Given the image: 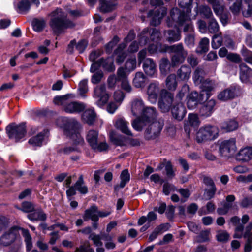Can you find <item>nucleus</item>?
<instances>
[{"mask_svg": "<svg viewBox=\"0 0 252 252\" xmlns=\"http://www.w3.org/2000/svg\"><path fill=\"white\" fill-rule=\"evenodd\" d=\"M77 252H94V250L91 248L88 241L84 242L79 247L76 248Z\"/></svg>", "mask_w": 252, "mask_h": 252, "instance_id": "69168bd1", "label": "nucleus"}, {"mask_svg": "<svg viewBox=\"0 0 252 252\" xmlns=\"http://www.w3.org/2000/svg\"><path fill=\"white\" fill-rule=\"evenodd\" d=\"M203 96L201 95L200 94L196 91L192 92L188 97L187 106L189 109H193L195 108L199 102L202 101V98Z\"/></svg>", "mask_w": 252, "mask_h": 252, "instance_id": "cd10ccee", "label": "nucleus"}, {"mask_svg": "<svg viewBox=\"0 0 252 252\" xmlns=\"http://www.w3.org/2000/svg\"><path fill=\"white\" fill-rule=\"evenodd\" d=\"M215 106L216 101L214 99L205 101L200 108L199 115L204 117L210 116L215 111Z\"/></svg>", "mask_w": 252, "mask_h": 252, "instance_id": "f3484780", "label": "nucleus"}, {"mask_svg": "<svg viewBox=\"0 0 252 252\" xmlns=\"http://www.w3.org/2000/svg\"><path fill=\"white\" fill-rule=\"evenodd\" d=\"M219 129L214 126L205 125L201 127L196 133V140L198 143L213 140L218 136Z\"/></svg>", "mask_w": 252, "mask_h": 252, "instance_id": "20e7f679", "label": "nucleus"}, {"mask_svg": "<svg viewBox=\"0 0 252 252\" xmlns=\"http://www.w3.org/2000/svg\"><path fill=\"white\" fill-rule=\"evenodd\" d=\"M80 124L74 119L69 120L68 124L65 126L64 134L73 141V145H66L60 150L61 152L68 155L73 152H79L84 143L83 138L81 136L78 130L80 127Z\"/></svg>", "mask_w": 252, "mask_h": 252, "instance_id": "f257e3e1", "label": "nucleus"}, {"mask_svg": "<svg viewBox=\"0 0 252 252\" xmlns=\"http://www.w3.org/2000/svg\"><path fill=\"white\" fill-rule=\"evenodd\" d=\"M200 13L203 14L205 18L211 19L213 18V13L211 8L206 5H201L199 7Z\"/></svg>", "mask_w": 252, "mask_h": 252, "instance_id": "680f3d73", "label": "nucleus"}, {"mask_svg": "<svg viewBox=\"0 0 252 252\" xmlns=\"http://www.w3.org/2000/svg\"><path fill=\"white\" fill-rule=\"evenodd\" d=\"M140 115L150 123L156 121L157 112L154 107L146 106Z\"/></svg>", "mask_w": 252, "mask_h": 252, "instance_id": "a878e982", "label": "nucleus"}, {"mask_svg": "<svg viewBox=\"0 0 252 252\" xmlns=\"http://www.w3.org/2000/svg\"><path fill=\"white\" fill-rule=\"evenodd\" d=\"M160 91L158 82L154 81L149 84L147 90V99L151 104L156 103L160 95Z\"/></svg>", "mask_w": 252, "mask_h": 252, "instance_id": "4468645a", "label": "nucleus"}, {"mask_svg": "<svg viewBox=\"0 0 252 252\" xmlns=\"http://www.w3.org/2000/svg\"><path fill=\"white\" fill-rule=\"evenodd\" d=\"M188 123L192 127H197L199 125V121L197 115L195 114H189L188 115Z\"/></svg>", "mask_w": 252, "mask_h": 252, "instance_id": "e2e57ef3", "label": "nucleus"}, {"mask_svg": "<svg viewBox=\"0 0 252 252\" xmlns=\"http://www.w3.org/2000/svg\"><path fill=\"white\" fill-rule=\"evenodd\" d=\"M86 140L92 148L96 147V143L99 141L98 132L94 130H89L86 136Z\"/></svg>", "mask_w": 252, "mask_h": 252, "instance_id": "72a5a7b5", "label": "nucleus"}, {"mask_svg": "<svg viewBox=\"0 0 252 252\" xmlns=\"http://www.w3.org/2000/svg\"><path fill=\"white\" fill-rule=\"evenodd\" d=\"M121 182L119 186L123 188L130 180V174L127 169L124 170L120 175Z\"/></svg>", "mask_w": 252, "mask_h": 252, "instance_id": "864d4df0", "label": "nucleus"}, {"mask_svg": "<svg viewBox=\"0 0 252 252\" xmlns=\"http://www.w3.org/2000/svg\"><path fill=\"white\" fill-rule=\"evenodd\" d=\"M219 25L217 20L214 18L210 19L208 22V29L211 33H216L219 31Z\"/></svg>", "mask_w": 252, "mask_h": 252, "instance_id": "09e8293b", "label": "nucleus"}, {"mask_svg": "<svg viewBox=\"0 0 252 252\" xmlns=\"http://www.w3.org/2000/svg\"><path fill=\"white\" fill-rule=\"evenodd\" d=\"M48 132L47 130H44L37 135L32 136L29 140V144L33 147H41Z\"/></svg>", "mask_w": 252, "mask_h": 252, "instance_id": "bb28decb", "label": "nucleus"}, {"mask_svg": "<svg viewBox=\"0 0 252 252\" xmlns=\"http://www.w3.org/2000/svg\"><path fill=\"white\" fill-rule=\"evenodd\" d=\"M164 36L166 40L169 42H177L181 38V31L178 27L175 29L166 30L164 32Z\"/></svg>", "mask_w": 252, "mask_h": 252, "instance_id": "b1692460", "label": "nucleus"}, {"mask_svg": "<svg viewBox=\"0 0 252 252\" xmlns=\"http://www.w3.org/2000/svg\"><path fill=\"white\" fill-rule=\"evenodd\" d=\"M89 238L93 241L94 245L96 247L102 246L103 243L101 241V238L99 235L93 233L90 234Z\"/></svg>", "mask_w": 252, "mask_h": 252, "instance_id": "338daca9", "label": "nucleus"}, {"mask_svg": "<svg viewBox=\"0 0 252 252\" xmlns=\"http://www.w3.org/2000/svg\"><path fill=\"white\" fill-rule=\"evenodd\" d=\"M78 91L79 94L81 95H83L88 92V87L87 79H85L80 82L78 87Z\"/></svg>", "mask_w": 252, "mask_h": 252, "instance_id": "0e129e2a", "label": "nucleus"}, {"mask_svg": "<svg viewBox=\"0 0 252 252\" xmlns=\"http://www.w3.org/2000/svg\"><path fill=\"white\" fill-rule=\"evenodd\" d=\"M129 123L124 117H119L114 123L115 127L122 133L128 135L132 136L131 131L128 128Z\"/></svg>", "mask_w": 252, "mask_h": 252, "instance_id": "aec40b11", "label": "nucleus"}, {"mask_svg": "<svg viewBox=\"0 0 252 252\" xmlns=\"http://www.w3.org/2000/svg\"><path fill=\"white\" fill-rule=\"evenodd\" d=\"M20 228L13 226L5 231L0 236V248L8 247L14 243L19 238Z\"/></svg>", "mask_w": 252, "mask_h": 252, "instance_id": "39448f33", "label": "nucleus"}, {"mask_svg": "<svg viewBox=\"0 0 252 252\" xmlns=\"http://www.w3.org/2000/svg\"><path fill=\"white\" fill-rule=\"evenodd\" d=\"M149 124L145 131V137L148 140L153 139L160 134L164 125V122L162 119H159Z\"/></svg>", "mask_w": 252, "mask_h": 252, "instance_id": "1a4fd4ad", "label": "nucleus"}, {"mask_svg": "<svg viewBox=\"0 0 252 252\" xmlns=\"http://www.w3.org/2000/svg\"><path fill=\"white\" fill-rule=\"evenodd\" d=\"M74 186L76 189L81 194H85L88 192L87 187L84 185L83 176L82 175L79 176L78 180Z\"/></svg>", "mask_w": 252, "mask_h": 252, "instance_id": "58836bf2", "label": "nucleus"}, {"mask_svg": "<svg viewBox=\"0 0 252 252\" xmlns=\"http://www.w3.org/2000/svg\"><path fill=\"white\" fill-rule=\"evenodd\" d=\"M166 14L167 9L162 7L155 10H150L147 14V17L152 18L151 25L156 26L160 24L161 19Z\"/></svg>", "mask_w": 252, "mask_h": 252, "instance_id": "2eb2a0df", "label": "nucleus"}, {"mask_svg": "<svg viewBox=\"0 0 252 252\" xmlns=\"http://www.w3.org/2000/svg\"><path fill=\"white\" fill-rule=\"evenodd\" d=\"M51 16L49 24L56 34H60L65 29L74 26L72 21L66 19V15L61 9H57L51 14Z\"/></svg>", "mask_w": 252, "mask_h": 252, "instance_id": "7ed1b4c3", "label": "nucleus"}, {"mask_svg": "<svg viewBox=\"0 0 252 252\" xmlns=\"http://www.w3.org/2000/svg\"><path fill=\"white\" fill-rule=\"evenodd\" d=\"M237 95L235 87H230L220 92L217 96L218 99L225 101L235 98Z\"/></svg>", "mask_w": 252, "mask_h": 252, "instance_id": "4be33fe9", "label": "nucleus"}, {"mask_svg": "<svg viewBox=\"0 0 252 252\" xmlns=\"http://www.w3.org/2000/svg\"><path fill=\"white\" fill-rule=\"evenodd\" d=\"M167 50L168 49L172 53L175 54L182 55L184 53L187 55V52L184 49L183 45L182 43H179L171 45L170 46H166Z\"/></svg>", "mask_w": 252, "mask_h": 252, "instance_id": "c03bdc74", "label": "nucleus"}, {"mask_svg": "<svg viewBox=\"0 0 252 252\" xmlns=\"http://www.w3.org/2000/svg\"><path fill=\"white\" fill-rule=\"evenodd\" d=\"M244 60L248 63L252 65V52L246 48H243L241 51Z\"/></svg>", "mask_w": 252, "mask_h": 252, "instance_id": "6e6d98bb", "label": "nucleus"}, {"mask_svg": "<svg viewBox=\"0 0 252 252\" xmlns=\"http://www.w3.org/2000/svg\"><path fill=\"white\" fill-rule=\"evenodd\" d=\"M102 67L104 70L111 72L115 70L113 59L111 58L104 59L101 58L93 63L90 68V72H95L99 67Z\"/></svg>", "mask_w": 252, "mask_h": 252, "instance_id": "9d476101", "label": "nucleus"}, {"mask_svg": "<svg viewBox=\"0 0 252 252\" xmlns=\"http://www.w3.org/2000/svg\"><path fill=\"white\" fill-rule=\"evenodd\" d=\"M171 66L169 60L166 58H163L159 63V69L162 74L166 75L170 70Z\"/></svg>", "mask_w": 252, "mask_h": 252, "instance_id": "37998d69", "label": "nucleus"}, {"mask_svg": "<svg viewBox=\"0 0 252 252\" xmlns=\"http://www.w3.org/2000/svg\"><path fill=\"white\" fill-rule=\"evenodd\" d=\"M131 112L134 116L140 115L146 107L142 98L138 97L133 98L130 102Z\"/></svg>", "mask_w": 252, "mask_h": 252, "instance_id": "dca6fc26", "label": "nucleus"}, {"mask_svg": "<svg viewBox=\"0 0 252 252\" xmlns=\"http://www.w3.org/2000/svg\"><path fill=\"white\" fill-rule=\"evenodd\" d=\"M30 2L28 0H22L18 4V12L21 13L27 12L30 9Z\"/></svg>", "mask_w": 252, "mask_h": 252, "instance_id": "8fccbe9b", "label": "nucleus"}, {"mask_svg": "<svg viewBox=\"0 0 252 252\" xmlns=\"http://www.w3.org/2000/svg\"><path fill=\"white\" fill-rule=\"evenodd\" d=\"M209 40L208 38L204 37L200 40L196 52L200 54L207 52L209 50Z\"/></svg>", "mask_w": 252, "mask_h": 252, "instance_id": "79ce46f5", "label": "nucleus"}, {"mask_svg": "<svg viewBox=\"0 0 252 252\" xmlns=\"http://www.w3.org/2000/svg\"><path fill=\"white\" fill-rule=\"evenodd\" d=\"M143 68L145 73L150 77L157 74L156 65L153 59L147 58L143 62Z\"/></svg>", "mask_w": 252, "mask_h": 252, "instance_id": "5701e85b", "label": "nucleus"}, {"mask_svg": "<svg viewBox=\"0 0 252 252\" xmlns=\"http://www.w3.org/2000/svg\"><path fill=\"white\" fill-rule=\"evenodd\" d=\"M33 30L36 32H41L46 25L45 21L43 19H34L32 22Z\"/></svg>", "mask_w": 252, "mask_h": 252, "instance_id": "a18cd8bd", "label": "nucleus"}, {"mask_svg": "<svg viewBox=\"0 0 252 252\" xmlns=\"http://www.w3.org/2000/svg\"><path fill=\"white\" fill-rule=\"evenodd\" d=\"M147 124L149 123L141 115H138L131 123L133 128L137 131H141Z\"/></svg>", "mask_w": 252, "mask_h": 252, "instance_id": "c9c22d12", "label": "nucleus"}, {"mask_svg": "<svg viewBox=\"0 0 252 252\" xmlns=\"http://www.w3.org/2000/svg\"><path fill=\"white\" fill-rule=\"evenodd\" d=\"M85 107V104L83 103L76 101H67L63 110L68 113H77L83 111Z\"/></svg>", "mask_w": 252, "mask_h": 252, "instance_id": "6ab92c4d", "label": "nucleus"}, {"mask_svg": "<svg viewBox=\"0 0 252 252\" xmlns=\"http://www.w3.org/2000/svg\"><path fill=\"white\" fill-rule=\"evenodd\" d=\"M100 10L101 12L106 13L112 11L114 5L107 2L106 0H100Z\"/></svg>", "mask_w": 252, "mask_h": 252, "instance_id": "5fc2aeb1", "label": "nucleus"}, {"mask_svg": "<svg viewBox=\"0 0 252 252\" xmlns=\"http://www.w3.org/2000/svg\"><path fill=\"white\" fill-rule=\"evenodd\" d=\"M191 72L189 66L183 65L177 71V76L181 80L187 81L190 78Z\"/></svg>", "mask_w": 252, "mask_h": 252, "instance_id": "c756f323", "label": "nucleus"}, {"mask_svg": "<svg viewBox=\"0 0 252 252\" xmlns=\"http://www.w3.org/2000/svg\"><path fill=\"white\" fill-rule=\"evenodd\" d=\"M252 222H250L244 228L243 225H238L235 228V233L233 237L240 239L242 237L247 239V243H252Z\"/></svg>", "mask_w": 252, "mask_h": 252, "instance_id": "f8f14e48", "label": "nucleus"}, {"mask_svg": "<svg viewBox=\"0 0 252 252\" xmlns=\"http://www.w3.org/2000/svg\"><path fill=\"white\" fill-rule=\"evenodd\" d=\"M93 97L95 98H99L96 102V104L99 107L103 106L107 102L109 94L106 92V87L104 84H101L94 88Z\"/></svg>", "mask_w": 252, "mask_h": 252, "instance_id": "ddd939ff", "label": "nucleus"}, {"mask_svg": "<svg viewBox=\"0 0 252 252\" xmlns=\"http://www.w3.org/2000/svg\"><path fill=\"white\" fill-rule=\"evenodd\" d=\"M210 231L209 230H205L200 232L197 236V241L200 243L205 242L210 240Z\"/></svg>", "mask_w": 252, "mask_h": 252, "instance_id": "052dcab7", "label": "nucleus"}, {"mask_svg": "<svg viewBox=\"0 0 252 252\" xmlns=\"http://www.w3.org/2000/svg\"><path fill=\"white\" fill-rule=\"evenodd\" d=\"M136 67V59L135 57L128 59L125 63L126 69L131 72L134 70Z\"/></svg>", "mask_w": 252, "mask_h": 252, "instance_id": "4d7b16f0", "label": "nucleus"}, {"mask_svg": "<svg viewBox=\"0 0 252 252\" xmlns=\"http://www.w3.org/2000/svg\"><path fill=\"white\" fill-rule=\"evenodd\" d=\"M193 0H178L179 5L184 9H186V13L189 14L191 12L190 6Z\"/></svg>", "mask_w": 252, "mask_h": 252, "instance_id": "bf43d9fd", "label": "nucleus"}, {"mask_svg": "<svg viewBox=\"0 0 252 252\" xmlns=\"http://www.w3.org/2000/svg\"><path fill=\"white\" fill-rule=\"evenodd\" d=\"M222 41L220 34H215L212 37L211 43L212 48L215 49H218L221 46Z\"/></svg>", "mask_w": 252, "mask_h": 252, "instance_id": "13d9d810", "label": "nucleus"}, {"mask_svg": "<svg viewBox=\"0 0 252 252\" xmlns=\"http://www.w3.org/2000/svg\"><path fill=\"white\" fill-rule=\"evenodd\" d=\"M239 127L238 122L235 119H230L221 124V128L226 132H231L236 130Z\"/></svg>", "mask_w": 252, "mask_h": 252, "instance_id": "473e14b6", "label": "nucleus"}, {"mask_svg": "<svg viewBox=\"0 0 252 252\" xmlns=\"http://www.w3.org/2000/svg\"><path fill=\"white\" fill-rule=\"evenodd\" d=\"M239 76L241 81L244 83L249 84L251 77L252 76V69L245 63L239 65Z\"/></svg>", "mask_w": 252, "mask_h": 252, "instance_id": "412c9836", "label": "nucleus"}, {"mask_svg": "<svg viewBox=\"0 0 252 252\" xmlns=\"http://www.w3.org/2000/svg\"><path fill=\"white\" fill-rule=\"evenodd\" d=\"M187 56L185 53L182 55L174 54L171 58V65L172 67H175L182 63Z\"/></svg>", "mask_w": 252, "mask_h": 252, "instance_id": "49530a36", "label": "nucleus"}, {"mask_svg": "<svg viewBox=\"0 0 252 252\" xmlns=\"http://www.w3.org/2000/svg\"><path fill=\"white\" fill-rule=\"evenodd\" d=\"M126 46L125 43H122L119 45L117 48L114 51L116 62L119 64H121L126 56V53L124 51V49L126 48Z\"/></svg>", "mask_w": 252, "mask_h": 252, "instance_id": "2f4dec72", "label": "nucleus"}, {"mask_svg": "<svg viewBox=\"0 0 252 252\" xmlns=\"http://www.w3.org/2000/svg\"><path fill=\"white\" fill-rule=\"evenodd\" d=\"M6 131L10 139L18 142L26 135V126L23 123L19 125H9L6 127Z\"/></svg>", "mask_w": 252, "mask_h": 252, "instance_id": "0eeeda50", "label": "nucleus"}, {"mask_svg": "<svg viewBox=\"0 0 252 252\" xmlns=\"http://www.w3.org/2000/svg\"><path fill=\"white\" fill-rule=\"evenodd\" d=\"M149 36H150L152 41L157 42L160 39L161 34L159 31L155 28H146L144 29L138 36L140 45H145L148 43L149 41Z\"/></svg>", "mask_w": 252, "mask_h": 252, "instance_id": "6e6552de", "label": "nucleus"}, {"mask_svg": "<svg viewBox=\"0 0 252 252\" xmlns=\"http://www.w3.org/2000/svg\"><path fill=\"white\" fill-rule=\"evenodd\" d=\"M174 102V94L165 89H161L158 101V107L161 111L163 113L169 112Z\"/></svg>", "mask_w": 252, "mask_h": 252, "instance_id": "423d86ee", "label": "nucleus"}, {"mask_svg": "<svg viewBox=\"0 0 252 252\" xmlns=\"http://www.w3.org/2000/svg\"><path fill=\"white\" fill-rule=\"evenodd\" d=\"M171 112L174 118L181 121L185 117L186 110L182 102L175 100L171 108Z\"/></svg>", "mask_w": 252, "mask_h": 252, "instance_id": "a211bd4d", "label": "nucleus"}, {"mask_svg": "<svg viewBox=\"0 0 252 252\" xmlns=\"http://www.w3.org/2000/svg\"><path fill=\"white\" fill-rule=\"evenodd\" d=\"M252 158V148L247 147L240 150L236 156L237 160L247 162Z\"/></svg>", "mask_w": 252, "mask_h": 252, "instance_id": "c85d7f7f", "label": "nucleus"}, {"mask_svg": "<svg viewBox=\"0 0 252 252\" xmlns=\"http://www.w3.org/2000/svg\"><path fill=\"white\" fill-rule=\"evenodd\" d=\"M166 86L167 89L171 91H174L177 87L176 75L174 74H170L166 79Z\"/></svg>", "mask_w": 252, "mask_h": 252, "instance_id": "a19ab883", "label": "nucleus"}, {"mask_svg": "<svg viewBox=\"0 0 252 252\" xmlns=\"http://www.w3.org/2000/svg\"><path fill=\"white\" fill-rule=\"evenodd\" d=\"M236 150V139L234 138L222 141L219 148L220 155L225 157H229L233 155Z\"/></svg>", "mask_w": 252, "mask_h": 252, "instance_id": "9b49d317", "label": "nucleus"}, {"mask_svg": "<svg viewBox=\"0 0 252 252\" xmlns=\"http://www.w3.org/2000/svg\"><path fill=\"white\" fill-rule=\"evenodd\" d=\"M203 73L204 70L202 68L198 67L195 69L192 77L193 82L196 85H199L203 82Z\"/></svg>", "mask_w": 252, "mask_h": 252, "instance_id": "ea45409f", "label": "nucleus"}, {"mask_svg": "<svg viewBox=\"0 0 252 252\" xmlns=\"http://www.w3.org/2000/svg\"><path fill=\"white\" fill-rule=\"evenodd\" d=\"M215 82L212 80H206L201 83L202 91L200 95H206V99H208L211 95V92L213 91L216 88Z\"/></svg>", "mask_w": 252, "mask_h": 252, "instance_id": "393cba45", "label": "nucleus"}, {"mask_svg": "<svg viewBox=\"0 0 252 252\" xmlns=\"http://www.w3.org/2000/svg\"><path fill=\"white\" fill-rule=\"evenodd\" d=\"M22 230L23 236L25 238L27 251H30L32 247V237L28 230L22 229Z\"/></svg>", "mask_w": 252, "mask_h": 252, "instance_id": "3c124183", "label": "nucleus"}, {"mask_svg": "<svg viewBox=\"0 0 252 252\" xmlns=\"http://www.w3.org/2000/svg\"><path fill=\"white\" fill-rule=\"evenodd\" d=\"M148 50L150 54H155L158 52H165L167 51V47L162 45L160 43L152 44L148 47Z\"/></svg>", "mask_w": 252, "mask_h": 252, "instance_id": "4c0bfd02", "label": "nucleus"}, {"mask_svg": "<svg viewBox=\"0 0 252 252\" xmlns=\"http://www.w3.org/2000/svg\"><path fill=\"white\" fill-rule=\"evenodd\" d=\"M177 23L179 26H183V31L185 32L193 33V27L189 14L185 13L177 8H173L170 11V17L167 20L168 27H172L174 23Z\"/></svg>", "mask_w": 252, "mask_h": 252, "instance_id": "f03ea898", "label": "nucleus"}, {"mask_svg": "<svg viewBox=\"0 0 252 252\" xmlns=\"http://www.w3.org/2000/svg\"><path fill=\"white\" fill-rule=\"evenodd\" d=\"M83 219L85 221L88 220H91L92 221H98L97 207L93 205L86 210L83 216Z\"/></svg>", "mask_w": 252, "mask_h": 252, "instance_id": "7c9ffc66", "label": "nucleus"}, {"mask_svg": "<svg viewBox=\"0 0 252 252\" xmlns=\"http://www.w3.org/2000/svg\"><path fill=\"white\" fill-rule=\"evenodd\" d=\"M146 76L142 72H137L133 79L134 86L137 88H143L145 85Z\"/></svg>", "mask_w": 252, "mask_h": 252, "instance_id": "f704fd0d", "label": "nucleus"}, {"mask_svg": "<svg viewBox=\"0 0 252 252\" xmlns=\"http://www.w3.org/2000/svg\"><path fill=\"white\" fill-rule=\"evenodd\" d=\"M95 113L93 109H89L85 110L82 116V120L86 123L92 124L95 118Z\"/></svg>", "mask_w": 252, "mask_h": 252, "instance_id": "e433bc0d", "label": "nucleus"}, {"mask_svg": "<svg viewBox=\"0 0 252 252\" xmlns=\"http://www.w3.org/2000/svg\"><path fill=\"white\" fill-rule=\"evenodd\" d=\"M189 87L187 84H184L181 90L179 91L176 95L175 100L176 101H181L185 95L189 93Z\"/></svg>", "mask_w": 252, "mask_h": 252, "instance_id": "de8ad7c7", "label": "nucleus"}, {"mask_svg": "<svg viewBox=\"0 0 252 252\" xmlns=\"http://www.w3.org/2000/svg\"><path fill=\"white\" fill-rule=\"evenodd\" d=\"M28 218L32 221L35 220H44L46 219V216L42 212L37 211L28 215Z\"/></svg>", "mask_w": 252, "mask_h": 252, "instance_id": "603ef678", "label": "nucleus"}, {"mask_svg": "<svg viewBox=\"0 0 252 252\" xmlns=\"http://www.w3.org/2000/svg\"><path fill=\"white\" fill-rule=\"evenodd\" d=\"M216 187L206 189L204 190L203 196L206 200H210L214 197L216 192Z\"/></svg>", "mask_w": 252, "mask_h": 252, "instance_id": "774afa93", "label": "nucleus"}]
</instances>
